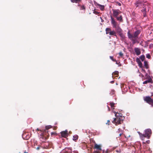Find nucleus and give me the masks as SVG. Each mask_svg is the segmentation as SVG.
<instances>
[{
  "label": "nucleus",
  "instance_id": "f257e3e1",
  "mask_svg": "<svg viewBox=\"0 0 153 153\" xmlns=\"http://www.w3.org/2000/svg\"><path fill=\"white\" fill-rule=\"evenodd\" d=\"M116 118H114V120L112 121V123L115 124L116 125L120 124L123 122V121L124 118L123 116H122V114H120L118 113L114 112Z\"/></svg>",
  "mask_w": 153,
  "mask_h": 153
},
{
  "label": "nucleus",
  "instance_id": "f03ea898",
  "mask_svg": "<svg viewBox=\"0 0 153 153\" xmlns=\"http://www.w3.org/2000/svg\"><path fill=\"white\" fill-rule=\"evenodd\" d=\"M140 33V30H137L135 31L134 34H131L130 31H128L127 33L128 37L132 42L133 44H135L136 42V40Z\"/></svg>",
  "mask_w": 153,
  "mask_h": 153
},
{
  "label": "nucleus",
  "instance_id": "7ed1b4c3",
  "mask_svg": "<svg viewBox=\"0 0 153 153\" xmlns=\"http://www.w3.org/2000/svg\"><path fill=\"white\" fill-rule=\"evenodd\" d=\"M111 23L113 25V27L115 28H116L117 31L119 33H121L122 31V29L119 27H117V23L115 21L114 18L111 16Z\"/></svg>",
  "mask_w": 153,
  "mask_h": 153
},
{
  "label": "nucleus",
  "instance_id": "20e7f679",
  "mask_svg": "<svg viewBox=\"0 0 153 153\" xmlns=\"http://www.w3.org/2000/svg\"><path fill=\"white\" fill-rule=\"evenodd\" d=\"M45 133V131H43L40 134V139L43 142H45L48 137V135L46 134Z\"/></svg>",
  "mask_w": 153,
  "mask_h": 153
},
{
  "label": "nucleus",
  "instance_id": "39448f33",
  "mask_svg": "<svg viewBox=\"0 0 153 153\" xmlns=\"http://www.w3.org/2000/svg\"><path fill=\"white\" fill-rule=\"evenodd\" d=\"M144 100L146 102V103L151 105L152 106H153V99H152L150 97L148 96L144 97Z\"/></svg>",
  "mask_w": 153,
  "mask_h": 153
},
{
  "label": "nucleus",
  "instance_id": "423d86ee",
  "mask_svg": "<svg viewBox=\"0 0 153 153\" xmlns=\"http://www.w3.org/2000/svg\"><path fill=\"white\" fill-rule=\"evenodd\" d=\"M152 134L151 130L150 129H147L145 130V137L149 139Z\"/></svg>",
  "mask_w": 153,
  "mask_h": 153
},
{
  "label": "nucleus",
  "instance_id": "0eeeda50",
  "mask_svg": "<svg viewBox=\"0 0 153 153\" xmlns=\"http://www.w3.org/2000/svg\"><path fill=\"white\" fill-rule=\"evenodd\" d=\"M113 15L114 17L116 18L119 14L121 13V12L119 10H112Z\"/></svg>",
  "mask_w": 153,
  "mask_h": 153
},
{
  "label": "nucleus",
  "instance_id": "6e6552de",
  "mask_svg": "<svg viewBox=\"0 0 153 153\" xmlns=\"http://www.w3.org/2000/svg\"><path fill=\"white\" fill-rule=\"evenodd\" d=\"M68 131L66 130L65 131H62L60 133L62 137L66 138L68 136Z\"/></svg>",
  "mask_w": 153,
  "mask_h": 153
},
{
  "label": "nucleus",
  "instance_id": "1a4fd4ad",
  "mask_svg": "<svg viewBox=\"0 0 153 153\" xmlns=\"http://www.w3.org/2000/svg\"><path fill=\"white\" fill-rule=\"evenodd\" d=\"M136 61L138 63L139 66L140 68H142L143 67V64L139 58H136Z\"/></svg>",
  "mask_w": 153,
  "mask_h": 153
},
{
  "label": "nucleus",
  "instance_id": "9d476101",
  "mask_svg": "<svg viewBox=\"0 0 153 153\" xmlns=\"http://www.w3.org/2000/svg\"><path fill=\"white\" fill-rule=\"evenodd\" d=\"M134 50L137 55H138L140 54L141 52L140 49L138 48H135Z\"/></svg>",
  "mask_w": 153,
  "mask_h": 153
},
{
  "label": "nucleus",
  "instance_id": "9b49d317",
  "mask_svg": "<svg viewBox=\"0 0 153 153\" xmlns=\"http://www.w3.org/2000/svg\"><path fill=\"white\" fill-rule=\"evenodd\" d=\"M148 83H153L152 80L151 78H150L148 80L144 81L143 82V84H146Z\"/></svg>",
  "mask_w": 153,
  "mask_h": 153
},
{
  "label": "nucleus",
  "instance_id": "f8f14e48",
  "mask_svg": "<svg viewBox=\"0 0 153 153\" xmlns=\"http://www.w3.org/2000/svg\"><path fill=\"white\" fill-rule=\"evenodd\" d=\"M96 5L97 6L99 7L100 8L101 10L103 11L105 7L104 5H101L97 3H96Z\"/></svg>",
  "mask_w": 153,
  "mask_h": 153
},
{
  "label": "nucleus",
  "instance_id": "ddd939ff",
  "mask_svg": "<svg viewBox=\"0 0 153 153\" xmlns=\"http://www.w3.org/2000/svg\"><path fill=\"white\" fill-rule=\"evenodd\" d=\"M45 144L44 145V148L45 149H48L49 147V144L48 142H44Z\"/></svg>",
  "mask_w": 153,
  "mask_h": 153
},
{
  "label": "nucleus",
  "instance_id": "4468645a",
  "mask_svg": "<svg viewBox=\"0 0 153 153\" xmlns=\"http://www.w3.org/2000/svg\"><path fill=\"white\" fill-rule=\"evenodd\" d=\"M94 148L100 150H101V146L97 144H95Z\"/></svg>",
  "mask_w": 153,
  "mask_h": 153
},
{
  "label": "nucleus",
  "instance_id": "2eb2a0df",
  "mask_svg": "<svg viewBox=\"0 0 153 153\" xmlns=\"http://www.w3.org/2000/svg\"><path fill=\"white\" fill-rule=\"evenodd\" d=\"M117 20L119 21L120 22H123V19L122 16L120 15L119 17L117 16L116 17Z\"/></svg>",
  "mask_w": 153,
  "mask_h": 153
},
{
  "label": "nucleus",
  "instance_id": "dca6fc26",
  "mask_svg": "<svg viewBox=\"0 0 153 153\" xmlns=\"http://www.w3.org/2000/svg\"><path fill=\"white\" fill-rule=\"evenodd\" d=\"M119 36L121 37L122 40L124 39L125 38V35L122 33H119Z\"/></svg>",
  "mask_w": 153,
  "mask_h": 153
},
{
  "label": "nucleus",
  "instance_id": "f3484780",
  "mask_svg": "<svg viewBox=\"0 0 153 153\" xmlns=\"http://www.w3.org/2000/svg\"><path fill=\"white\" fill-rule=\"evenodd\" d=\"M111 31V29L109 28H107L105 29L106 33V34H109L110 32Z\"/></svg>",
  "mask_w": 153,
  "mask_h": 153
},
{
  "label": "nucleus",
  "instance_id": "a211bd4d",
  "mask_svg": "<svg viewBox=\"0 0 153 153\" xmlns=\"http://www.w3.org/2000/svg\"><path fill=\"white\" fill-rule=\"evenodd\" d=\"M109 34L110 35H114L116 36V33L114 30L111 31L110 32Z\"/></svg>",
  "mask_w": 153,
  "mask_h": 153
},
{
  "label": "nucleus",
  "instance_id": "6ab92c4d",
  "mask_svg": "<svg viewBox=\"0 0 153 153\" xmlns=\"http://www.w3.org/2000/svg\"><path fill=\"white\" fill-rule=\"evenodd\" d=\"M71 2L73 3H79L81 1V0H70Z\"/></svg>",
  "mask_w": 153,
  "mask_h": 153
},
{
  "label": "nucleus",
  "instance_id": "aec40b11",
  "mask_svg": "<svg viewBox=\"0 0 153 153\" xmlns=\"http://www.w3.org/2000/svg\"><path fill=\"white\" fill-rule=\"evenodd\" d=\"M144 66L145 68L146 69H148L149 68V66L148 64V62L146 61L144 62Z\"/></svg>",
  "mask_w": 153,
  "mask_h": 153
},
{
  "label": "nucleus",
  "instance_id": "412c9836",
  "mask_svg": "<svg viewBox=\"0 0 153 153\" xmlns=\"http://www.w3.org/2000/svg\"><path fill=\"white\" fill-rule=\"evenodd\" d=\"M138 134L141 138H143V137H145V134H142L141 133H140V132H138Z\"/></svg>",
  "mask_w": 153,
  "mask_h": 153
},
{
  "label": "nucleus",
  "instance_id": "4be33fe9",
  "mask_svg": "<svg viewBox=\"0 0 153 153\" xmlns=\"http://www.w3.org/2000/svg\"><path fill=\"white\" fill-rule=\"evenodd\" d=\"M112 109H114L115 103L113 102H111L110 103Z\"/></svg>",
  "mask_w": 153,
  "mask_h": 153
},
{
  "label": "nucleus",
  "instance_id": "5701e85b",
  "mask_svg": "<svg viewBox=\"0 0 153 153\" xmlns=\"http://www.w3.org/2000/svg\"><path fill=\"white\" fill-rule=\"evenodd\" d=\"M119 72L117 71H115L112 74L113 76V75H116V76L117 77L118 75Z\"/></svg>",
  "mask_w": 153,
  "mask_h": 153
},
{
  "label": "nucleus",
  "instance_id": "b1692460",
  "mask_svg": "<svg viewBox=\"0 0 153 153\" xmlns=\"http://www.w3.org/2000/svg\"><path fill=\"white\" fill-rule=\"evenodd\" d=\"M78 137L77 135H75L73 136V140L74 141H75L76 140H77L78 138Z\"/></svg>",
  "mask_w": 153,
  "mask_h": 153
},
{
  "label": "nucleus",
  "instance_id": "393cba45",
  "mask_svg": "<svg viewBox=\"0 0 153 153\" xmlns=\"http://www.w3.org/2000/svg\"><path fill=\"white\" fill-rule=\"evenodd\" d=\"M145 58V56L144 55L141 56L140 57V59L142 61H143Z\"/></svg>",
  "mask_w": 153,
  "mask_h": 153
},
{
  "label": "nucleus",
  "instance_id": "a878e982",
  "mask_svg": "<svg viewBox=\"0 0 153 153\" xmlns=\"http://www.w3.org/2000/svg\"><path fill=\"white\" fill-rule=\"evenodd\" d=\"M143 16H144V17H145L146 16V9H144L143 10Z\"/></svg>",
  "mask_w": 153,
  "mask_h": 153
},
{
  "label": "nucleus",
  "instance_id": "bb28decb",
  "mask_svg": "<svg viewBox=\"0 0 153 153\" xmlns=\"http://www.w3.org/2000/svg\"><path fill=\"white\" fill-rule=\"evenodd\" d=\"M141 4V3L140 2H139V1H137L135 3V4L136 5L137 7L139 6V4Z\"/></svg>",
  "mask_w": 153,
  "mask_h": 153
},
{
  "label": "nucleus",
  "instance_id": "cd10ccee",
  "mask_svg": "<svg viewBox=\"0 0 153 153\" xmlns=\"http://www.w3.org/2000/svg\"><path fill=\"white\" fill-rule=\"evenodd\" d=\"M110 58L114 62H116V59H114L113 56H110Z\"/></svg>",
  "mask_w": 153,
  "mask_h": 153
},
{
  "label": "nucleus",
  "instance_id": "c85d7f7f",
  "mask_svg": "<svg viewBox=\"0 0 153 153\" xmlns=\"http://www.w3.org/2000/svg\"><path fill=\"white\" fill-rule=\"evenodd\" d=\"M114 93L115 91L114 90H112L110 93V94L111 95H112L113 94H114Z\"/></svg>",
  "mask_w": 153,
  "mask_h": 153
},
{
  "label": "nucleus",
  "instance_id": "c756f323",
  "mask_svg": "<svg viewBox=\"0 0 153 153\" xmlns=\"http://www.w3.org/2000/svg\"><path fill=\"white\" fill-rule=\"evenodd\" d=\"M146 57L148 59H150L151 58V56L149 54H148L146 55Z\"/></svg>",
  "mask_w": 153,
  "mask_h": 153
},
{
  "label": "nucleus",
  "instance_id": "7c9ffc66",
  "mask_svg": "<svg viewBox=\"0 0 153 153\" xmlns=\"http://www.w3.org/2000/svg\"><path fill=\"white\" fill-rule=\"evenodd\" d=\"M116 5H118L119 6H120L121 5V4L118 1L116 2Z\"/></svg>",
  "mask_w": 153,
  "mask_h": 153
},
{
  "label": "nucleus",
  "instance_id": "2f4dec72",
  "mask_svg": "<svg viewBox=\"0 0 153 153\" xmlns=\"http://www.w3.org/2000/svg\"><path fill=\"white\" fill-rule=\"evenodd\" d=\"M119 54V56L121 57H122L123 56V54L122 52H120Z\"/></svg>",
  "mask_w": 153,
  "mask_h": 153
},
{
  "label": "nucleus",
  "instance_id": "473e14b6",
  "mask_svg": "<svg viewBox=\"0 0 153 153\" xmlns=\"http://www.w3.org/2000/svg\"><path fill=\"white\" fill-rule=\"evenodd\" d=\"M81 9L82 10H85V7L84 5H82L81 7Z\"/></svg>",
  "mask_w": 153,
  "mask_h": 153
},
{
  "label": "nucleus",
  "instance_id": "72a5a7b5",
  "mask_svg": "<svg viewBox=\"0 0 153 153\" xmlns=\"http://www.w3.org/2000/svg\"><path fill=\"white\" fill-rule=\"evenodd\" d=\"M94 13L96 14H98L99 13V12L97 11H94Z\"/></svg>",
  "mask_w": 153,
  "mask_h": 153
},
{
  "label": "nucleus",
  "instance_id": "f704fd0d",
  "mask_svg": "<svg viewBox=\"0 0 153 153\" xmlns=\"http://www.w3.org/2000/svg\"><path fill=\"white\" fill-rule=\"evenodd\" d=\"M51 128V126H46V129H48L50 128Z\"/></svg>",
  "mask_w": 153,
  "mask_h": 153
},
{
  "label": "nucleus",
  "instance_id": "c9c22d12",
  "mask_svg": "<svg viewBox=\"0 0 153 153\" xmlns=\"http://www.w3.org/2000/svg\"><path fill=\"white\" fill-rule=\"evenodd\" d=\"M140 76H141L142 77V78L144 77V75L143 74H140Z\"/></svg>",
  "mask_w": 153,
  "mask_h": 153
},
{
  "label": "nucleus",
  "instance_id": "e433bc0d",
  "mask_svg": "<svg viewBox=\"0 0 153 153\" xmlns=\"http://www.w3.org/2000/svg\"><path fill=\"white\" fill-rule=\"evenodd\" d=\"M51 135L55 134L56 133L55 132H51Z\"/></svg>",
  "mask_w": 153,
  "mask_h": 153
},
{
  "label": "nucleus",
  "instance_id": "4c0bfd02",
  "mask_svg": "<svg viewBox=\"0 0 153 153\" xmlns=\"http://www.w3.org/2000/svg\"><path fill=\"white\" fill-rule=\"evenodd\" d=\"M146 142L147 143L149 144L150 142V141L149 140H147Z\"/></svg>",
  "mask_w": 153,
  "mask_h": 153
},
{
  "label": "nucleus",
  "instance_id": "58836bf2",
  "mask_svg": "<svg viewBox=\"0 0 153 153\" xmlns=\"http://www.w3.org/2000/svg\"><path fill=\"white\" fill-rule=\"evenodd\" d=\"M103 153H108V152L107 151L105 152L104 151H103Z\"/></svg>",
  "mask_w": 153,
  "mask_h": 153
},
{
  "label": "nucleus",
  "instance_id": "ea45409f",
  "mask_svg": "<svg viewBox=\"0 0 153 153\" xmlns=\"http://www.w3.org/2000/svg\"><path fill=\"white\" fill-rule=\"evenodd\" d=\"M110 122V121L109 120H108L107 121V123H106V124H108V125H109V124L108 123H109Z\"/></svg>",
  "mask_w": 153,
  "mask_h": 153
},
{
  "label": "nucleus",
  "instance_id": "a19ab883",
  "mask_svg": "<svg viewBox=\"0 0 153 153\" xmlns=\"http://www.w3.org/2000/svg\"><path fill=\"white\" fill-rule=\"evenodd\" d=\"M93 153H99L98 152H97V151H94Z\"/></svg>",
  "mask_w": 153,
  "mask_h": 153
},
{
  "label": "nucleus",
  "instance_id": "79ce46f5",
  "mask_svg": "<svg viewBox=\"0 0 153 153\" xmlns=\"http://www.w3.org/2000/svg\"><path fill=\"white\" fill-rule=\"evenodd\" d=\"M110 82L111 83H113L114 82V81H111Z\"/></svg>",
  "mask_w": 153,
  "mask_h": 153
},
{
  "label": "nucleus",
  "instance_id": "37998d69",
  "mask_svg": "<svg viewBox=\"0 0 153 153\" xmlns=\"http://www.w3.org/2000/svg\"><path fill=\"white\" fill-rule=\"evenodd\" d=\"M39 147H38L36 148V149L37 150H39Z\"/></svg>",
  "mask_w": 153,
  "mask_h": 153
},
{
  "label": "nucleus",
  "instance_id": "c03bdc74",
  "mask_svg": "<svg viewBox=\"0 0 153 153\" xmlns=\"http://www.w3.org/2000/svg\"><path fill=\"white\" fill-rule=\"evenodd\" d=\"M122 134V133H120L119 134V136L120 137L121 136Z\"/></svg>",
  "mask_w": 153,
  "mask_h": 153
},
{
  "label": "nucleus",
  "instance_id": "a18cd8bd",
  "mask_svg": "<svg viewBox=\"0 0 153 153\" xmlns=\"http://www.w3.org/2000/svg\"><path fill=\"white\" fill-rule=\"evenodd\" d=\"M107 106V107H108V111H110V108H109V107L108 105Z\"/></svg>",
  "mask_w": 153,
  "mask_h": 153
},
{
  "label": "nucleus",
  "instance_id": "49530a36",
  "mask_svg": "<svg viewBox=\"0 0 153 153\" xmlns=\"http://www.w3.org/2000/svg\"><path fill=\"white\" fill-rule=\"evenodd\" d=\"M24 153H28V152H26V151H25L24 152Z\"/></svg>",
  "mask_w": 153,
  "mask_h": 153
},
{
  "label": "nucleus",
  "instance_id": "de8ad7c7",
  "mask_svg": "<svg viewBox=\"0 0 153 153\" xmlns=\"http://www.w3.org/2000/svg\"><path fill=\"white\" fill-rule=\"evenodd\" d=\"M116 64H119V63L117 62H116Z\"/></svg>",
  "mask_w": 153,
  "mask_h": 153
},
{
  "label": "nucleus",
  "instance_id": "09e8293b",
  "mask_svg": "<svg viewBox=\"0 0 153 153\" xmlns=\"http://www.w3.org/2000/svg\"><path fill=\"white\" fill-rule=\"evenodd\" d=\"M37 130L38 131H39V129H38V128H37Z\"/></svg>",
  "mask_w": 153,
  "mask_h": 153
},
{
  "label": "nucleus",
  "instance_id": "8fccbe9b",
  "mask_svg": "<svg viewBox=\"0 0 153 153\" xmlns=\"http://www.w3.org/2000/svg\"><path fill=\"white\" fill-rule=\"evenodd\" d=\"M143 143H144V144H145V142H143Z\"/></svg>",
  "mask_w": 153,
  "mask_h": 153
}]
</instances>
